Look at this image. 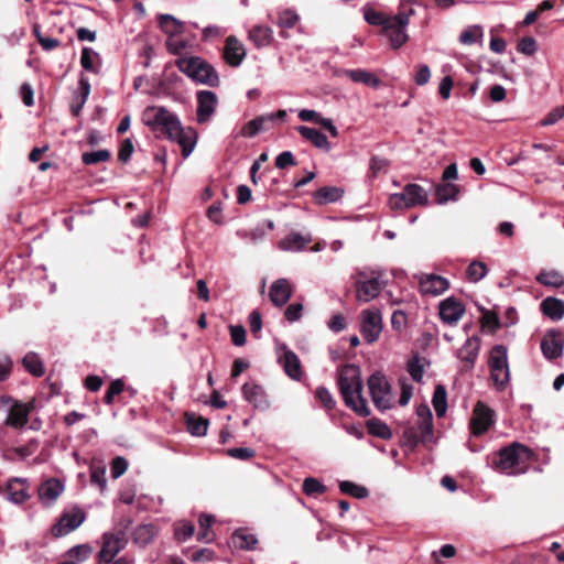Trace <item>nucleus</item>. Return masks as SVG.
<instances>
[{
  "label": "nucleus",
  "mask_w": 564,
  "mask_h": 564,
  "mask_svg": "<svg viewBox=\"0 0 564 564\" xmlns=\"http://www.w3.org/2000/svg\"><path fill=\"white\" fill-rule=\"evenodd\" d=\"M338 387L345 404L360 416H369L371 411L362 397V381L359 369L345 366L338 376Z\"/></svg>",
  "instance_id": "f257e3e1"
},
{
  "label": "nucleus",
  "mask_w": 564,
  "mask_h": 564,
  "mask_svg": "<svg viewBox=\"0 0 564 564\" xmlns=\"http://www.w3.org/2000/svg\"><path fill=\"white\" fill-rule=\"evenodd\" d=\"M415 412L417 416L416 426L406 427L403 432V438L412 447L419 444L431 447L435 444L431 409L426 404H420Z\"/></svg>",
  "instance_id": "f03ea898"
},
{
  "label": "nucleus",
  "mask_w": 564,
  "mask_h": 564,
  "mask_svg": "<svg viewBox=\"0 0 564 564\" xmlns=\"http://www.w3.org/2000/svg\"><path fill=\"white\" fill-rule=\"evenodd\" d=\"M532 451L520 444L512 443L501 448L492 458V465L496 469L507 475H516L521 471V465L531 460Z\"/></svg>",
  "instance_id": "7ed1b4c3"
},
{
  "label": "nucleus",
  "mask_w": 564,
  "mask_h": 564,
  "mask_svg": "<svg viewBox=\"0 0 564 564\" xmlns=\"http://www.w3.org/2000/svg\"><path fill=\"white\" fill-rule=\"evenodd\" d=\"M178 70L197 84L216 87L219 85V76L216 69L205 59L198 56H178Z\"/></svg>",
  "instance_id": "20e7f679"
},
{
  "label": "nucleus",
  "mask_w": 564,
  "mask_h": 564,
  "mask_svg": "<svg viewBox=\"0 0 564 564\" xmlns=\"http://www.w3.org/2000/svg\"><path fill=\"white\" fill-rule=\"evenodd\" d=\"M488 366L490 378L495 387L502 391L510 381V370L508 362V349L503 345H496L490 350Z\"/></svg>",
  "instance_id": "39448f33"
},
{
  "label": "nucleus",
  "mask_w": 564,
  "mask_h": 564,
  "mask_svg": "<svg viewBox=\"0 0 564 564\" xmlns=\"http://www.w3.org/2000/svg\"><path fill=\"white\" fill-rule=\"evenodd\" d=\"M371 400L379 411L392 409L394 397L387 376L380 371L372 373L367 381Z\"/></svg>",
  "instance_id": "423d86ee"
},
{
  "label": "nucleus",
  "mask_w": 564,
  "mask_h": 564,
  "mask_svg": "<svg viewBox=\"0 0 564 564\" xmlns=\"http://www.w3.org/2000/svg\"><path fill=\"white\" fill-rule=\"evenodd\" d=\"M144 122L151 126L153 130L165 135L170 140L175 139L176 119L174 116L161 106H151L144 110Z\"/></svg>",
  "instance_id": "0eeeda50"
},
{
  "label": "nucleus",
  "mask_w": 564,
  "mask_h": 564,
  "mask_svg": "<svg viewBox=\"0 0 564 564\" xmlns=\"http://www.w3.org/2000/svg\"><path fill=\"white\" fill-rule=\"evenodd\" d=\"M429 204L427 192L419 184L411 183L404 186L401 193L391 194L389 206L392 209H409Z\"/></svg>",
  "instance_id": "6e6552de"
},
{
  "label": "nucleus",
  "mask_w": 564,
  "mask_h": 564,
  "mask_svg": "<svg viewBox=\"0 0 564 564\" xmlns=\"http://www.w3.org/2000/svg\"><path fill=\"white\" fill-rule=\"evenodd\" d=\"M383 328L382 314L379 308L371 307L360 313V333L367 344L376 343Z\"/></svg>",
  "instance_id": "1a4fd4ad"
},
{
  "label": "nucleus",
  "mask_w": 564,
  "mask_h": 564,
  "mask_svg": "<svg viewBox=\"0 0 564 564\" xmlns=\"http://www.w3.org/2000/svg\"><path fill=\"white\" fill-rule=\"evenodd\" d=\"M406 28V15H390L384 26L382 28V33L389 39L392 48L398 50L409 41Z\"/></svg>",
  "instance_id": "9d476101"
},
{
  "label": "nucleus",
  "mask_w": 564,
  "mask_h": 564,
  "mask_svg": "<svg viewBox=\"0 0 564 564\" xmlns=\"http://www.w3.org/2000/svg\"><path fill=\"white\" fill-rule=\"evenodd\" d=\"M127 544L126 534L120 531L117 533L107 532L102 535V545L99 552V560L104 563H110Z\"/></svg>",
  "instance_id": "9b49d317"
},
{
  "label": "nucleus",
  "mask_w": 564,
  "mask_h": 564,
  "mask_svg": "<svg viewBox=\"0 0 564 564\" xmlns=\"http://www.w3.org/2000/svg\"><path fill=\"white\" fill-rule=\"evenodd\" d=\"M495 423V412L482 402H478L473 411L470 421L471 433L479 436L487 432Z\"/></svg>",
  "instance_id": "f8f14e48"
},
{
  "label": "nucleus",
  "mask_w": 564,
  "mask_h": 564,
  "mask_svg": "<svg viewBox=\"0 0 564 564\" xmlns=\"http://www.w3.org/2000/svg\"><path fill=\"white\" fill-rule=\"evenodd\" d=\"M86 519L85 512L79 508H73L65 512L58 522L52 528V534L55 538L64 536L76 530Z\"/></svg>",
  "instance_id": "ddd939ff"
},
{
  "label": "nucleus",
  "mask_w": 564,
  "mask_h": 564,
  "mask_svg": "<svg viewBox=\"0 0 564 564\" xmlns=\"http://www.w3.org/2000/svg\"><path fill=\"white\" fill-rule=\"evenodd\" d=\"M355 288L357 301L368 303L380 294L383 282L378 278L364 279L358 280Z\"/></svg>",
  "instance_id": "4468645a"
},
{
  "label": "nucleus",
  "mask_w": 564,
  "mask_h": 564,
  "mask_svg": "<svg viewBox=\"0 0 564 564\" xmlns=\"http://www.w3.org/2000/svg\"><path fill=\"white\" fill-rule=\"evenodd\" d=\"M217 105V96L210 90H200L197 93V121L205 123L210 120Z\"/></svg>",
  "instance_id": "2eb2a0df"
},
{
  "label": "nucleus",
  "mask_w": 564,
  "mask_h": 564,
  "mask_svg": "<svg viewBox=\"0 0 564 564\" xmlns=\"http://www.w3.org/2000/svg\"><path fill=\"white\" fill-rule=\"evenodd\" d=\"M464 304L451 296L440 303V316L448 325H455L464 315Z\"/></svg>",
  "instance_id": "dca6fc26"
},
{
  "label": "nucleus",
  "mask_w": 564,
  "mask_h": 564,
  "mask_svg": "<svg viewBox=\"0 0 564 564\" xmlns=\"http://www.w3.org/2000/svg\"><path fill=\"white\" fill-rule=\"evenodd\" d=\"M480 350V338L478 336H470L466 339L464 345L457 350V358L465 364L467 370L475 367Z\"/></svg>",
  "instance_id": "f3484780"
},
{
  "label": "nucleus",
  "mask_w": 564,
  "mask_h": 564,
  "mask_svg": "<svg viewBox=\"0 0 564 564\" xmlns=\"http://www.w3.org/2000/svg\"><path fill=\"white\" fill-rule=\"evenodd\" d=\"M280 350L281 354L279 355V362L283 367L285 373L293 380H300L302 377L300 358L285 345L281 346Z\"/></svg>",
  "instance_id": "a211bd4d"
},
{
  "label": "nucleus",
  "mask_w": 564,
  "mask_h": 564,
  "mask_svg": "<svg viewBox=\"0 0 564 564\" xmlns=\"http://www.w3.org/2000/svg\"><path fill=\"white\" fill-rule=\"evenodd\" d=\"M64 491V484L57 478H50L39 487V498L44 506H52Z\"/></svg>",
  "instance_id": "6ab92c4d"
},
{
  "label": "nucleus",
  "mask_w": 564,
  "mask_h": 564,
  "mask_svg": "<svg viewBox=\"0 0 564 564\" xmlns=\"http://www.w3.org/2000/svg\"><path fill=\"white\" fill-rule=\"evenodd\" d=\"M293 293L292 285L288 279L281 278L275 280L269 291V297L275 306L285 305Z\"/></svg>",
  "instance_id": "aec40b11"
},
{
  "label": "nucleus",
  "mask_w": 564,
  "mask_h": 564,
  "mask_svg": "<svg viewBox=\"0 0 564 564\" xmlns=\"http://www.w3.org/2000/svg\"><path fill=\"white\" fill-rule=\"evenodd\" d=\"M564 339L560 333L549 332L541 341V349L546 359H556L562 356Z\"/></svg>",
  "instance_id": "412c9836"
},
{
  "label": "nucleus",
  "mask_w": 564,
  "mask_h": 564,
  "mask_svg": "<svg viewBox=\"0 0 564 564\" xmlns=\"http://www.w3.org/2000/svg\"><path fill=\"white\" fill-rule=\"evenodd\" d=\"M243 398L258 410H267L270 405L264 389L252 382L242 386Z\"/></svg>",
  "instance_id": "4be33fe9"
},
{
  "label": "nucleus",
  "mask_w": 564,
  "mask_h": 564,
  "mask_svg": "<svg viewBox=\"0 0 564 564\" xmlns=\"http://www.w3.org/2000/svg\"><path fill=\"white\" fill-rule=\"evenodd\" d=\"M246 57L243 44L236 36H228L224 48V58L232 67L239 66Z\"/></svg>",
  "instance_id": "5701e85b"
},
{
  "label": "nucleus",
  "mask_w": 564,
  "mask_h": 564,
  "mask_svg": "<svg viewBox=\"0 0 564 564\" xmlns=\"http://www.w3.org/2000/svg\"><path fill=\"white\" fill-rule=\"evenodd\" d=\"M312 241L313 237L310 232L301 234L292 231L280 240L279 248L283 251L300 252L303 251Z\"/></svg>",
  "instance_id": "b1692460"
},
{
  "label": "nucleus",
  "mask_w": 564,
  "mask_h": 564,
  "mask_svg": "<svg viewBox=\"0 0 564 564\" xmlns=\"http://www.w3.org/2000/svg\"><path fill=\"white\" fill-rule=\"evenodd\" d=\"M448 286V280L436 274H426L420 280V289L422 293L427 295L437 296L445 292Z\"/></svg>",
  "instance_id": "393cba45"
},
{
  "label": "nucleus",
  "mask_w": 564,
  "mask_h": 564,
  "mask_svg": "<svg viewBox=\"0 0 564 564\" xmlns=\"http://www.w3.org/2000/svg\"><path fill=\"white\" fill-rule=\"evenodd\" d=\"M30 486L24 478H12L7 484L8 499L13 503H23L30 498Z\"/></svg>",
  "instance_id": "a878e982"
},
{
  "label": "nucleus",
  "mask_w": 564,
  "mask_h": 564,
  "mask_svg": "<svg viewBox=\"0 0 564 564\" xmlns=\"http://www.w3.org/2000/svg\"><path fill=\"white\" fill-rule=\"evenodd\" d=\"M198 141V132L191 127L184 128L178 121V147L182 149V155L187 159L194 151Z\"/></svg>",
  "instance_id": "bb28decb"
},
{
  "label": "nucleus",
  "mask_w": 564,
  "mask_h": 564,
  "mask_svg": "<svg viewBox=\"0 0 564 564\" xmlns=\"http://www.w3.org/2000/svg\"><path fill=\"white\" fill-rule=\"evenodd\" d=\"M30 411L31 408L29 405L14 402L10 406L6 424L14 429L23 427L29 421Z\"/></svg>",
  "instance_id": "cd10ccee"
},
{
  "label": "nucleus",
  "mask_w": 564,
  "mask_h": 564,
  "mask_svg": "<svg viewBox=\"0 0 564 564\" xmlns=\"http://www.w3.org/2000/svg\"><path fill=\"white\" fill-rule=\"evenodd\" d=\"M248 39L257 48L267 47L273 41V30L268 25H253L248 32Z\"/></svg>",
  "instance_id": "c85d7f7f"
},
{
  "label": "nucleus",
  "mask_w": 564,
  "mask_h": 564,
  "mask_svg": "<svg viewBox=\"0 0 564 564\" xmlns=\"http://www.w3.org/2000/svg\"><path fill=\"white\" fill-rule=\"evenodd\" d=\"M296 130L304 139L310 141L317 149L324 150L326 152L332 149V144L327 137L321 131L306 126H300L296 128Z\"/></svg>",
  "instance_id": "c756f323"
},
{
  "label": "nucleus",
  "mask_w": 564,
  "mask_h": 564,
  "mask_svg": "<svg viewBox=\"0 0 564 564\" xmlns=\"http://www.w3.org/2000/svg\"><path fill=\"white\" fill-rule=\"evenodd\" d=\"M159 25L161 30L167 35V50L172 54H176V40L174 39V33L176 31V18L171 14H160Z\"/></svg>",
  "instance_id": "7c9ffc66"
},
{
  "label": "nucleus",
  "mask_w": 564,
  "mask_h": 564,
  "mask_svg": "<svg viewBox=\"0 0 564 564\" xmlns=\"http://www.w3.org/2000/svg\"><path fill=\"white\" fill-rule=\"evenodd\" d=\"M231 544L240 550H254L258 544L257 536L247 529H238L231 535Z\"/></svg>",
  "instance_id": "2f4dec72"
},
{
  "label": "nucleus",
  "mask_w": 564,
  "mask_h": 564,
  "mask_svg": "<svg viewBox=\"0 0 564 564\" xmlns=\"http://www.w3.org/2000/svg\"><path fill=\"white\" fill-rule=\"evenodd\" d=\"M344 196V189L337 186H325L317 189L313 197L316 204L326 205L338 202Z\"/></svg>",
  "instance_id": "473e14b6"
},
{
  "label": "nucleus",
  "mask_w": 564,
  "mask_h": 564,
  "mask_svg": "<svg viewBox=\"0 0 564 564\" xmlns=\"http://www.w3.org/2000/svg\"><path fill=\"white\" fill-rule=\"evenodd\" d=\"M344 74L352 82L364 84L368 87L377 88L381 84V80L367 69H346L344 70Z\"/></svg>",
  "instance_id": "72a5a7b5"
},
{
  "label": "nucleus",
  "mask_w": 564,
  "mask_h": 564,
  "mask_svg": "<svg viewBox=\"0 0 564 564\" xmlns=\"http://www.w3.org/2000/svg\"><path fill=\"white\" fill-rule=\"evenodd\" d=\"M185 423L187 431L197 437L206 435L209 424L207 419L188 412L185 413Z\"/></svg>",
  "instance_id": "f704fd0d"
},
{
  "label": "nucleus",
  "mask_w": 564,
  "mask_h": 564,
  "mask_svg": "<svg viewBox=\"0 0 564 564\" xmlns=\"http://www.w3.org/2000/svg\"><path fill=\"white\" fill-rule=\"evenodd\" d=\"M542 313L553 321H558L564 316V301L555 297H546L541 303Z\"/></svg>",
  "instance_id": "c9c22d12"
},
{
  "label": "nucleus",
  "mask_w": 564,
  "mask_h": 564,
  "mask_svg": "<svg viewBox=\"0 0 564 564\" xmlns=\"http://www.w3.org/2000/svg\"><path fill=\"white\" fill-rule=\"evenodd\" d=\"M269 118L270 117H265V115H262L247 122L242 127L240 134L245 138H252L257 135L260 131L267 130L268 127L265 124L269 122Z\"/></svg>",
  "instance_id": "e433bc0d"
},
{
  "label": "nucleus",
  "mask_w": 564,
  "mask_h": 564,
  "mask_svg": "<svg viewBox=\"0 0 564 564\" xmlns=\"http://www.w3.org/2000/svg\"><path fill=\"white\" fill-rule=\"evenodd\" d=\"M155 536V528L152 524H142L134 529L132 539L140 546H145Z\"/></svg>",
  "instance_id": "4c0bfd02"
},
{
  "label": "nucleus",
  "mask_w": 564,
  "mask_h": 564,
  "mask_svg": "<svg viewBox=\"0 0 564 564\" xmlns=\"http://www.w3.org/2000/svg\"><path fill=\"white\" fill-rule=\"evenodd\" d=\"M23 367L34 377H42L45 372L44 365L35 352H29L22 360Z\"/></svg>",
  "instance_id": "58836bf2"
},
{
  "label": "nucleus",
  "mask_w": 564,
  "mask_h": 564,
  "mask_svg": "<svg viewBox=\"0 0 564 564\" xmlns=\"http://www.w3.org/2000/svg\"><path fill=\"white\" fill-rule=\"evenodd\" d=\"M432 403L435 410V413L438 417H442L447 410V392L444 386L438 384L436 386Z\"/></svg>",
  "instance_id": "ea45409f"
},
{
  "label": "nucleus",
  "mask_w": 564,
  "mask_h": 564,
  "mask_svg": "<svg viewBox=\"0 0 564 564\" xmlns=\"http://www.w3.org/2000/svg\"><path fill=\"white\" fill-rule=\"evenodd\" d=\"M458 196V188L454 184H442L435 189V197L438 204H445L449 200H456Z\"/></svg>",
  "instance_id": "a19ab883"
},
{
  "label": "nucleus",
  "mask_w": 564,
  "mask_h": 564,
  "mask_svg": "<svg viewBox=\"0 0 564 564\" xmlns=\"http://www.w3.org/2000/svg\"><path fill=\"white\" fill-rule=\"evenodd\" d=\"M90 94V84L88 78L82 76L79 79V96L78 102L70 106V111L74 116H78L88 99Z\"/></svg>",
  "instance_id": "79ce46f5"
},
{
  "label": "nucleus",
  "mask_w": 564,
  "mask_h": 564,
  "mask_svg": "<svg viewBox=\"0 0 564 564\" xmlns=\"http://www.w3.org/2000/svg\"><path fill=\"white\" fill-rule=\"evenodd\" d=\"M198 522H199V532L197 535L198 540L202 542H205V543L212 542L215 538L214 532L210 530L212 524L214 523V517L207 516V514H202L199 517Z\"/></svg>",
  "instance_id": "37998d69"
},
{
  "label": "nucleus",
  "mask_w": 564,
  "mask_h": 564,
  "mask_svg": "<svg viewBox=\"0 0 564 564\" xmlns=\"http://www.w3.org/2000/svg\"><path fill=\"white\" fill-rule=\"evenodd\" d=\"M368 432L382 440H389L392 437L391 429L382 421L378 419H371L367 422Z\"/></svg>",
  "instance_id": "c03bdc74"
},
{
  "label": "nucleus",
  "mask_w": 564,
  "mask_h": 564,
  "mask_svg": "<svg viewBox=\"0 0 564 564\" xmlns=\"http://www.w3.org/2000/svg\"><path fill=\"white\" fill-rule=\"evenodd\" d=\"M539 283L546 286L560 288L564 285V276L555 270L543 271L536 276Z\"/></svg>",
  "instance_id": "a18cd8bd"
},
{
  "label": "nucleus",
  "mask_w": 564,
  "mask_h": 564,
  "mask_svg": "<svg viewBox=\"0 0 564 564\" xmlns=\"http://www.w3.org/2000/svg\"><path fill=\"white\" fill-rule=\"evenodd\" d=\"M99 59L98 53H96L90 47H84L80 55V65L82 67L90 73L98 74L99 69L95 66V61Z\"/></svg>",
  "instance_id": "49530a36"
},
{
  "label": "nucleus",
  "mask_w": 564,
  "mask_h": 564,
  "mask_svg": "<svg viewBox=\"0 0 564 564\" xmlns=\"http://www.w3.org/2000/svg\"><path fill=\"white\" fill-rule=\"evenodd\" d=\"M339 489L343 494L350 495L358 499L366 498L369 495V490L366 487L357 485L349 480L340 481Z\"/></svg>",
  "instance_id": "de8ad7c7"
},
{
  "label": "nucleus",
  "mask_w": 564,
  "mask_h": 564,
  "mask_svg": "<svg viewBox=\"0 0 564 564\" xmlns=\"http://www.w3.org/2000/svg\"><path fill=\"white\" fill-rule=\"evenodd\" d=\"M299 14L291 9H285L279 12L276 25L281 29H292L299 22Z\"/></svg>",
  "instance_id": "09e8293b"
},
{
  "label": "nucleus",
  "mask_w": 564,
  "mask_h": 564,
  "mask_svg": "<svg viewBox=\"0 0 564 564\" xmlns=\"http://www.w3.org/2000/svg\"><path fill=\"white\" fill-rule=\"evenodd\" d=\"M362 12H364L365 20L369 24L375 25V26L383 28L386 22L390 18V15H386L381 12H378V11L373 10L372 8H370L369 6H365L362 8Z\"/></svg>",
  "instance_id": "8fccbe9b"
},
{
  "label": "nucleus",
  "mask_w": 564,
  "mask_h": 564,
  "mask_svg": "<svg viewBox=\"0 0 564 564\" xmlns=\"http://www.w3.org/2000/svg\"><path fill=\"white\" fill-rule=\"evenodd\" d=\"M488 269L484 262L473 261L467 268V276L471 282H479L487 275Z\"/></svg>",
  "instance_id": "3c124183"
},
{
  "label": "nucleus",
  "mask_w": 564,
  "mask_h": 564,
  "mask_svg": "<svg viewBox=\"0 0 564 564\" xmlns=\"http://www.w3.org/2000/svg\"><path fill=\"white\" fill-rule=\"evenodd\" d=\"M110 152L106 149L85 152L82 155V160L86 165H95L100 162H106L110 159Z\"/></svg>",
  "instance_id": "603ef678"
},
{
  "label": "nucleus",
  "mask_w": 564,
  "mask_h": 564,
  "mask_svg": "<svg viewBox=\"0 0 564 564\" xmlns=\"http://www.w3.org/2000/svg\"><path fill=\"white\" fill-rule=\"evenodd\" d=\"M93 553L89 544H79L68 550L67 555L72 561L85 562Z\"/></svg>",
  "instance_id": "864d4df0"
},
{
  "label": "nucleus",
  "mask_w": 564,
  "mask_h": 564,
  "mask_svg": "<svg viewBox=\"0 0 564 564\" xmlns=\"http://www.w3.org/2000/svg\"><path fill=\"white\" fill-rule=\"evenodd\" d=\"M406 370L414 381L420 382L424 375L422 359L419 356L412 357L406 364Z\"/></svg>",
  "instance_id": "5fc2aeb1"
},
{
  "label": "nucleus",
  "mask_w": 564,
  "mask_h": 564,
  "mask_svg": "<svg viewBox=\"0 0 564 564\" xmlns=\"http://www.w3.org/2000/svg\"><path fill=\"white\" fill-rule=\"evenodd\" d=\"M303 491L307 496H314L326 491V487L316 478H305L303 481Z\"/></svg>",
  "instance_id": "6e6d98bb"
},
{
  "label": "nucleus",
  "mask_w": 564,
  "mask_h": 564,
  "mask_svg": "<svg viewBox=\"0 0 564 564\" xmlns=\"http://www.w3.org/2000/svg\"><path fill=\"white\" fill-rule=\"evenodd\" d=\"M90 481L99 486L101 490L106 489L107 479H106V468L104 466H93L90 468Z\"/></svg>",
  "instance_id": "4d7b16f0"
},
{
  "label": "nucleus",
  "mask_w": 564,
  "mask_h": 564,
  "mask_svg": "<svg viewBox=\"0 0 564 564\" xmlns=\"http://www.w3.org/2000/svg\"><path fill=\"white\" fill-rule=\"evenodd\" d=\"M128 460L122 456H117L111 462V477L117 479L121 477L128 469Z\"/></svg>",
  "instance_id": "13d9d810"
},
{
  "label": "nucleus",
  "mask_w": 564,
  "mask_h": 564,
  "mask_svg": "<svg viewBox=\"0 0 564 564\" xmlns=\"http://www.w3.org/2000/svg\"><path fill=\"white\" fill-rule=\"evenodd\" d=\"M536 50V41L532 36H525L518 43V51L524 55L532 56Z\"/></svg>",
  "instance_id": "bf43d9fd"
},
{
  "label": "nucleus",
  "mask_w": 564,
  "mask_h": 564,
  "mask_svg": "<svg viewBox=\"0 0 564 564\" xmlns=\"http://www.w3.org/2000/svg\"><path fill=\"white\" fill-rule=\"evenodd\" d=\"M481 35L482 33L479 26L468 28L460 33L459 41L463 44L470 45L474 44Z\"/></svg>",
  "instance_id": "052dcab7"
},
{
  "label": "nucleus",
  "mask_w": 564,
  "mask_h": 564,
  "mask_svg": "<svg viewBox=\"0 0 564 564\" xmlns=\"http://www.w3.org/2000/svg\"><path fill=\"white\" fill-rule=\"evenodd\" d=\"M315 395L326 409L333 410L335 408L336 402L327 388L318 387L316 389Z\"/></svg>",
  "instance_id": "680f3d73"
},
{
  "label": "nucleus",
  "mask_w": 564,
  "mask_h": 564,
  "mask_svg": "<svg viewBox=\"0 0 564 564\" xmlns=\"http://www.w3.org/2000/svg\"><path fill=\"white\" fill-rule=\"evenodd\" d=\"M227 455L236 459L248 460L256 455V452L250 447H234L227 449Z\"/></svg>",
  "instance_id": "e2e57ef3"
},
{
  "label": "nucleus",
  "mask_w": 564,
  "mask_h": 564,
  "mask_svg": "<svg viewBox=\"0 0 564 564\" xmlns=\"http://www.w3.org/2000/svg\"><path fill=\"white\" fill-rule=\"evenodd\" d=\"M230 337L232 343L241 347L246 344V329L241 325H230L229 326Z\"/></svg>",
  "instance_id": "0e129e2a"
},
{
  "label": "nucleus",
  "mask_w": 564,
  "mask_h": 564,
  "mask_svg": "<svg viewBox=\"0 0 564 564\" xmlns=\"http://www.w3.org/2000/svg\"><path fill=\"white\" fill-rule=\"evenodd\" d=\"M215 557V553L213 550L210 549H199V550H195L193 551L189 555H188V558L192 561V562H195V563H198V562H210L213 561Z\"/></svg>",
  "instance_id": "69168bd1"
},
{
  "label": "nucleus",
  "mask_w": 564,
  "mask_h": 564,
  "mask_svg": "<svg viewBox=\"0 0 564 564\" xmlns=\"http://www.w3.org/2000/svg\"><path fill=\"white\" fill-rule=\"evenodd\" d=\"M123 388H124V383L122 380L117 379V380L112 381L105 394V402L107 404L112 403L113 398L116 395L120 394L123 391Z\"/></svg>",
  "instance_id": "338daca9"
},
{
  "label": "nucleus",
  "mask_w": 564,
  "mask_h": 564,
  "mask_svg": "<svg viewBox=\"0 0 564 564\" xmlns=\"http://www.w3.org/2000/svg\"><path fill=\"white\" fill-rule=\"evenodd\" d=\"M562 118H564V105L551 110L541 121V126L546 127L555 124Z\"/></svg>",
  "instance_id": "774afa93"
}]
</instances>
